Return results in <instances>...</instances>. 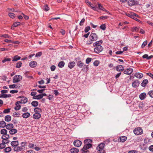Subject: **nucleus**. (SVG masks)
Here are the masks:
<instances>
[{
	"label": "nucleus",
	"mask_w": 153,
	"mask_h": 153,
	"mask_svg": "<svg viewBox=\"0 0 153 153\" xmlns=\"http://www.w3.org/2000/svg\"><path fill=\"white\" fill-rule=\"evenodd\" d=\"M75 65V62H70L68 64V67L70 69L73 68Z\"/></svg>",
	"instance_id": "16"
},
{
	"label": "nucleus",
	"mask_w": 153,
	"mask_h": 153,
	"mask_svg": "<svg viewBox=\"0 0 153 153\" xmlns=\"http://www.w3.org/2000/svg\"><path fill=\"white\" fill-rule=\"evenodd\" d=\"M3 98H5L7 97H11V95L10 94H2Z\"/></svg>",
	"instance_id": "46"
},
{
	"label": "nucleus",
	"mask_w": 153,
	"mask_h": 153,
	"mask_svg": "<svg viewBox=\"0 0 153 153\" xmlns=\"http://www.w3.org/2000/svg\"><path fill=\"white\" fill-rule=\"evenodd\" d=\"M148 94L151 97L153 98V90L149 91Z\"/></svg>",
	"instance_id": "53"
},
{
	"label": "nucleus",
	"mask_w": 153,
	"mask_h": 153,
	"mask_svg": "<svg viewBox=\"0 0 153 153\" xmlns=\"http://www.w3.org/2000/svg\"><path fill=\"white\" fill-rule=\"evenodd\" d=\"M91 58H88L86 60V63L87 64H89L90 62L91 61Z\"/></svg>",
	"instance_id": "51"
},
{
	"label": "nucleus",
	"mask_w": 153,
	"mask_h": 153,
	"mask_svg": "<svg viewBox=\"0 0 153 153\" xmlns=\"http://www.w3.org/2000/svg\"><path fill=\"white\" fill-rule=\"evenodd\" d=\"M90 7L92 9L94 10L95 11H97V7H95V6H91Z\"/></svg>",
	"instance_id": "60"
},
{
	"label": "nucleus",
	"mask_w": 153,
	"mask_h": 153,
	"mask_svg": "<svg viewBox=\"0 0 153 153\" xmlns=\"http://www.w3.org/2000/svg\"><path fill=\"white\" fill-rule=\"evenodd\" d=\"M105 146V143H102L99 144L97 147L96 149L99 153H104V150L103 149Z\"/></svg>",
	"instance_id": "2"
},
{
	"label": "nucleus",
	"mask_w": 153,
	"mask_h": 153,
	"mask_svg": "<svg viewBox=\"0 0 153 153\" xmlns=\"http://www.w3.org/2000/svg\"><path fill=\"white\" fill-rule=\"evenodd\" d=\"M148 82V81L147 79H144L143 81L141 83V85L143 87H145L146 86Z\"/></svg>",
	"instance_id": "25"
},
{
	"label": "nucleus",
	"mask_w": 153,
	"mask_h": 153,
	"mask_svg": "<svg viewBox=\"0 0 153 153\" xmlns=\"http://www.w3.org/2000/svg\"><path fill=\"white\" fill-rule=\"evenodd\" d=\"M90 26H88L85 27V33H87L89 31V30H90Z\"/></svg>",
	"instance_id": "50"
},
{
	"label": "nucleus",
	"mask_w": 153,
	"mask_h": 153,
	"mask_svg": "<svg viewBox=\"0 0 153 153\" xmlns=\"http://www.w3.org/2000/svg\"><path fill=\"white\" fill-rule=\"evenodd\" d=\"M146 97V94L145 93L143 92L140 94L139 95V98L142 100H144Z\"/></svg>",
	"instance_id": "14"
},
{
	"label": "nucleus",
	"mask_w": 153,
	"mask_h": 153,
	"mask_svg": "<svg viewBox=\"0 0 153 153\" xmlns=\"http://www.w3.org/2000/svg\"><path fill=\"white\" fill-rule=\"evenodd\" d=\"M26 143L25 142H22L21 143V145L22 147H24L25 149V146H26Z\"/></svg>",
	"instance_id": "58"
},
{
	"label": "nucleus",
	"mask_w": 153,
	"mask_h": 153,
	"mask_svg": "<svg viewBox=\"0 0 153 153\" xmlns=\"http://www.w3.org/2000/svg\"><path fill=\"white\" fill-rule=\"evenodd\" d=\"M77 65L80 68H82L84 65V64L81 61H79L77 62Z\"/></svg>",
	"instance_id": "30"
},
{
	"label": "nucleus",
	"mask_w": 153,
	"mask_h": 153,
	"mask_svg": "<svg viewBox=\"0 0 153 153\" xmlns=\"http://www.w3.org/2000/svg\"><path fill=\"white\" fill-rule=\"evenodd\" d=\"M12 59V61H16L20 59L21 57L18 55H16L13 57Z\"/></svg>",
	"instance_id": "29"
},
{
	"label": "nucleus",
	"mask_w": 153,
	"mask_h": 153,
	"mask_svg": "<svg viewBox=\"0 0 153 153\" xmlns=\"http://www.w3.org/2000/svg\"><path fill=\"white\" fill-rule=\"evenodd\" d=\"M31 105L34 107H36L38 105V102L36 101H33L31 103Z\"/></svg>",
	"instance_id": "34"
},
{
	"label": "nucleus",
	"mask_w": 153,
	"mask_h": 153,
	"mask_svg": "<svg viewBox=\"0 0 153 153\" xmlns=\"http://www.w3.org/2000/svg\"><path fill=\"white\" fill-rule=\"evenodd\" d=\"M102 42L103 41L100 40L96 41L93 44V46L95 47L94 49V52L95 53H98L103 50V48L101 45Z\"/></svg>",
	"instance_id": "1"
},
{
	"label": "nucleus",
	"mask_w": 153,
	"mask_h": 153,
	"mask_svg": "<svg viewBox=\"0 0 153 153\" xmlns=\"http://www.w3.org/2000/svg\"><path fill=\"white\" fill-rule=\"evenodd\" d=\"M21 149L20 148V147H19V146H17L16 147H15L14 148V151H15L17 152H19V151H21Z\"/></svg>",
	"instance_id": "37"
},
{
	"label": "nucleus",
	"mask_w": 153,
	"mask_h": 153,
	"mask_svg": "<svg viewBox=\"0 0 153 153\" xmlns=\"http://www.w3.org/2000/svg\"><path fill=\"white\" fill-rule=\"evenodd\" d=\"M79 151L78 149L75 148H72L70 149V152L71 153H78Z\"/></svg>",
	"instance_id": "20"
},
{
	"label": "nucleus",
	"mask_w": 153,
	"mask_h": 153,
	"mask_svg": "<svg viewBox=\"0 0 153 153\" xmlns=\"http://www.w3.org/2000/svg\"><path fill=\"white\" fill-rule=\"evenodd\" d=\"M140 83V82L138 80H136L132 82V85L134 88H137L139 86Z\"/></svg>",
	"instance_id": "7"
},
{
	"label": "nucleus",
	"mask_w": 153,
	"mask_h": 153,
	"mask_svg": "<svg viewBox=\"0 0 153 153\" xmlns=\"http://www.w3.org/2000/svg\"><path fill=\"white\" fill-rule=\"evenodd\" d=\"M18 92L16 90H12L10 91V93L12 94L16 93Z\"/></svg>",
	"instance_id": "62"
},
{
	"label": "nucleus",
	"mask_w": 153,
	"mask_h": 153,
	"mask_svg": "<svg viewBox=\"0 0 153 153\" xmlns=\"http://www.w3.org/2000/svg\"><path fill=\"white\" fill-rule=\"evenodd\" d=\"M128 5L130 6H132L135 5L136 3L134 0H129L128 2Z\"/></svg>",
	"instance_id": "18"
},
{
	"label": "nucleus",
	"mask_w": 153,
	"mask_h": 153,
	"mask_svg": "<svg viewBox=\"0 0 153 153\" xmlns=\"http://www.w3.org/2000/svg\"><path fill=\"white\" fill-rule=\"evenodd\" d=\"M11 145L12 146L15 147L19 145V142L18 141H13L11 143Z\"/></svg>",
	"instance_id": "22"
},
{
	"label": "nucleus",
	"mask_w": 153,
	"mask_h": 153,
	"mask_svg": "<svg viewBox=\"0 0 153 153\" xmlns=\"http://www.w3.org/2000/svg\"><path fill=\"white\" fill-rule=\"evenodd\" d=\"M133 71L132 68H129L125 70L124 71V73L125 74L129 75Z\"/></svg>",
	"instance_id": "6"
},
{
	"label": "nucleus",
	"mask_w": 153,
	"mask_h": 153,
	"mask_svg": "<svg viewBox=\"0 0 153 153\" xmlns=\"http://www.w3.org/2000/svg\"><path fill=\"white\" fill-rule=\"evenodd\" d=\"M9 16L12 18H13L15 17V14L14 13H9Z\"/></svg>",
	"instance_id": "47"
},
{
	"label": "nucleus",
	"mask_w": 153,
	"mask_h": 153,
	"mask_svg": "<svg viewBox=\"0 0 153 153\" xmlns=\"http://www.w3.org/2000/svg\"><path fill=\"white\" fill-rule=\"evenodd\" d=\"M85 2L87 5L90 7L92 5L91 3L89 2L88 0H85Z\"/></svg>",
	"instance_id": "49"
},
{
	"label": "nucleus",
	"mask_w": 153,
	"mask_h": 153,
	"mask_svg": "<svg viewBox=\"0 0 153 153\" xmlns=\"http://www.w3.org/2000/svg\"><path fill=\"white\" fill-rule=\"evenodd\" d=\"M127 138V137L125 136H123L121 137H120V138H119V139L120 140V142H124L126 140ZM119 140V139H118V140Z\"/></svg>",
	"instance_id": "28"
},
{
	"label": "nucleus",
	"mask_w": 153,
	"mask_h": 153,
	"mask_svg": "<svg viewBox=\"0 0 153 153\" xmlns=\"http://www.w3.org/2000/svg\"><path fill=\"white\" fill-rule=\"evenodd\" d=\"M30 114L28 112H26L24 113L22 115V117L25 118H28L30 117Z\"/></svg>",
	"instance_id": "27"
},
{
	"label": "nucleus",
	"mask_w": 153,
	"mask_h": 153,
	"mask_svg": "<svg viewBox=\"0 0 153 153\" xmlns=\"http://www.w3.org/2000/svg\"><path fill=\"white\" fill-rule=\"evenodd\" d=\"M56 68V66L54 65H52L51 67V71H55Z\"/></svg>",
	"instance_id": "55"
},
{
	"label": "nucleus",
	"mask_w": 153,
	"mask_h": 153,
	"mask_svg": "<svg viewBox=\"0 0 153 153\" xmlns=\"http://www.w3.org/2000/svg\"><path fill=\"white\" fill-rule=\"evenodd\" d=\"M29 65L32 68H34L37 65L36 62L35 61H31L29 63Z\"/></svg>",
	"instance_id": "12"
},
{
	"label": "nucleus",
	"mask_w": 153,
	"mask_h": 153,
	"mask_svg": "<svg viewBox=\"0 0 153 153\" xmlns=\"http://www.w3.org/2000/svg\"><path fill=\"white\" fill-rule=\"evenodd\" d=\"M44 10L46 11H48L49 10V8L47 5H45L43 7Z\"/></svg>",
	"instance_id": "43"
},
{
	"label": "nucleus",
	"mask_w": 153,
	"mask_h": 153,
	"mask_svg": "<svg viewBox=\"0 0 153 153\" xmlns=\"http://www.w3.org/2000/svg\"><path fill=\"white\" fill-rule=\"evenodd\" d=\"M6 128L8 130H10L13 127V125L12 123H9L6 125Z\"/></svg>",
	"instance_id": "19"
},
{
	"label": "nucleus",
	"mask_w": 153,
	"mask_h": 153,
	"mask_svg": "<svg viewBox=\"0 0 153 153\" xmlns=\"http://www.w3.org/2000/svg\"><path fill=\"white\" fill-rule=\"evenodd\" d=\"M20 22H16L15 23H14L13 24V26L15 27H16L18 26V25H20Z\"/></svg>",
	"instance_id": "57"
},
{
	"label": "nucleus",
	"mask_w": 153,
	"mask_h": 153,
	"mask_svg": "<svg viewBox=\"0 0 153 153\" xmlns=\"http://www.w3.org/2000/svg\"><path fill=\"white\" fill-rule=\"evenodd\" d=\"M126 15L132 19H133L134 18V17H137L138 15L136 14L133 13H128L126 14Z\"/></svg>",
	"instance_id": "10"
},
{
	"label": "nucleus",
	"mask_w": 153,
	"mask_h": 153,
	"mask_svg": "<svg viewBox=\"0 0 153 153\" xmlns=\"http://www.w3.org/2000/svg\"><path fill=\"white\" fill-rule=\"evenodd\" d=\"M143 74L140 73H136L134 75V76L139 79L143 77Z\"/></svg>",
	"instance_id": "15"
},
{
	"label": "nucleus",
	"mask_w": 153,
	"mask_h": 153,
	"mask_svg": "<svg viewBox=\"0 0 153 153\" xmlns=\"http://www.w3.org/2000/svg\"><path fill=\"white\" fill-rule=\"evenodd\" d=\"M98 38V36L96 33H91L89 36V40H93V41H96Z\"/></svg>",
	"instance_id": "4"
},
{
	"label": "nucleus",
	"mask_w": 153,
	"mask_h": 153,
	"mask_svg": "<svg viewBox=\"0 0 153 153\" xmlns=\"http://www.w3.org/2000/svg\"><path fill=\"white\" fill-rule=\"evenodd\" d=\"M99 62L98 61H95L94 63V66H97L98 65Z\"/></svg>",
	"instance_id": "64"
},
{
	"label": "nucleus",
	"mask_w": 153,
	"mask_h": 153,
	"mask_svg": "<svg viewBox=\"0 0 153 153\" xmlns=\"http://www.w3.org/2000/svg\"><path fill=\"white\" fill-rule=\"evenodd\" d=\"M65 65V62L63 61H61L59 63L58 66L60 68H62Z\"/></svg>",
	"instance_id": "26"
},
{
	"label": "nucleus",
	"mask_w": 153,
	"mask_h": 153,
	"mask_svg": "<svg viewBox=\"0 0 153 153\" xmlns=\"http://www.w3.org/2000/svg\"><path fill=\"white\" fill-rule=\"evenodd\" d=\"M124 69V68L122 65H118L116 67V70L118 71H122Z\"/></svg>",
	"instance_id": "13"
},
{
	"label": "nucleus",
	"mask_w": 153,
	"mask_h": 153,
	"mask_svg": "<svg viewBox=\"0 0 153 153\" xmlns=\"http://www.w3.org/2000/svg\"><path fill=\"white\" fill-rule=\"evenodd\" d=\"M85 144L83 148L82 149H85V150H87L89 148L91 147L92 146V145L91 143H84Z\"/></svg>",
	"instance_id": "9"
},
{
	"label": "nucleus",
	"mask_w": 153,
	"mask_h": 153,
	"mask_svg": "<svg viewBox=\"0 0 153 153\" xmlns=\"http://www.w3.org/2000/svg\"><path fill=\"white\" fill-rule=\"evenodd\" d=\"M41 117V114L38 113H35L33 115V118L36 119H38Z\"/></svg>",
	"instance_id": "17"
},
{
	"label": "nucleus",
	"mask_w": 153,
	"mask_h": 153,
	"mask_svg": "<svg viewBox=\"0 0 153 153\" xmlns=\"http://www.w3.org/2000/svg\"><path fill=\"white\" fill-rule=\"evenodd\" d=\"M4 120L7 122H9L11 120V117L9 115H7L5 116Z\"/></svg>",
	"instance_id": "24"
},
{
	"label": "nucleus",
	"mask_w": 153,
	"mask_h": 153,
	"mask_svg": "<svg viewBox=\"0 0 153 153\" xmlns=\"http://www.w3.org/2000/svg\"><path fill=\"white\" fill-rule=\"evenodd\" d=\"M11 59L5 58L2 61V62L3 63H5L7 61H11Z\"/></svg>",
	"instance_id": "45"
},
{
	"label": "nucleus",
	"mask_w": 153,
	"mask_h": 153,
	"mask_svg": "<svg viewBox=\"0 0 153 153\" xmlns=\"http://www.w3.org/2000/svg\"><path fill=\"white\" fill-rule=\"evenodd\" d=\"M85 21V19L84 18L82 19L79 23V25H80V26H82L83 25V23Z\"/></svg>",
	"instance_id": "56"
},
{
	"label": "nucleus",
	"mask_w": 153,
	"mask_h": 153,
	"mask_svg": "<svg viewBox=\"0 0 153 153\" xmlns=\"http://www.w3.org/2000/svg\"><path fill=\"white\" fill-rule=\"evenodd\" d=\"M34 111L35 112V113H39V112H41L42 111V110L41 109L38 107L35 108L34 109Z\"/></svg>",
	"instance_id": "35"
},
{
	"label": "nucleus",
	"mask_w": 153,
	"mask_h": 153,
	"mask_svg": "<svg viewBox=\"0 0 153 153\" xmlns=\"http://www.w3.org/2000/svg\"><path fill=\"white\" fill-rule=\"evenodd\" d=\"M11 150V149L10 147H7L6 148L4 149V151L6 152H8Z\"/></svg>",
	"instance_id": "38"
},
{
	"label": "nucleus",
	"mask_w": 153,
	"mask_h": 153,
	"mask_svg": "<svg viewBox=\"0 0 153 153\" xmlns=\"http://www.w3.org/2000/svg\"><path fill=\"white\" fill-rule=\"evenodd\" d=\"M92 142V140L91 139H88L87 140H85L84 141V143H91Z\"/></svg>",
	"instance_id": "41"
},
{
	"label": "nucleus",
	"mask_w": 153,
	"mask_h": 153,
	"mask_svg": "<svg viewBox=\"0 0 153 153\" xmlns=\"http://www.w3.org/2000/svg\"><path fill=\"white\" fill-rule=\"evenodd\" d=\"M133 132L136 135H140L143 133V130L141 128L138 127L134 130Z\"/></svg>",
	"instance_id": "5"
},
{
	"label": "nucleus",
	"mask_w": 153,
	"mask_h": 153,
	"mask_svg": "<svg viewBox=\"0 0 153 153\" xmlns=\"http://www.w3.org/2000/svg\"><path fill=\"white\" fill-rule=\"evenodd\" d=\"M22 63L21 61L18 62L16 64V67L18 68H20L22 66Z\"/></svg>",
	"instance_id": "40"
},
{
	"label": "nucleus",
	"mask_w": 153,
	"mask_h": 153,
	"mask_svg": "<svg viewBox=\"0 0 153 153\" xmlns=\"http://www.w3.org/2000/svg\"><path fill=\"white\" fill-rule=\"evenodd\" d=\"M74 144L76 147H79L82 144V142L79 140H76L74 141Z\"/></svg>",
	"instance_id": "8"
},
{
	"label": "nucleus",
	"mask_w": 153,
	"mask_h": 153,
	"mask_svg": "<svg viewBox=\"0 0 153 153\" xmlns=\"http://www.w3.org/2000/svg\"><path fill=\"white\" fill-rule=\"evenodd\" d=\"M42 98V96L41 94L38 95L34 97V99L37 100H40Z\"/></svg>",
	"instance_id": "33"
},
{
	"label": "nucleus",
	"mask_w": 153,
	"mask_h": 153,
	"mask_svg": "<svg viewBox=\"0 0 153 153\" xmlns=\"http://www.w3.org/2000/svg\"><path fill=\"white\" fill-rule=\"evenodd\" d=\"M17 132V130L16 129H11L9 131V133L11 134H13Z\"/></svg>",
	"instance_id": "23"
},
{
	"label": "nucleus",
	"mask_w": 153,
	"mask_h": 153,
	"mask_svg": "<svg viewBox=\"0 0 153 153\" xmlns=\"http://www.w3.org/2000/svg\"><path fill=\"white\" fill-rule=\"evenodd\" d=\"M82 153H89V151L87 150L81 149Z\"/></svg>",
	"instance_id": "54"
},
{
	"label": "nucleus",
	"mask_w": 153,
	"mask_h": 153,
	"mask_svg": "<svg viewBox=\"0 0 153 153\" xmlns=\"http://www.w3.org/2000/svg\"><path fill=\"white\" fill-rule=\"evenodd\" d=\"M27 101V98L25 97H22L20 101V103H25Z\"/></svg>",
	"instance_id": "21"
},
{
	"label": "nucleus",
	"mask_w": 153,
	"mask_h": 153,
	"mask_svg": "<svg viewBox=\"0 0 153 153\" xmlns=\"http://www.w3.org/2000/svg\"><path fill=\"white\" fill-rule=\"evenodd\" d=\"M108 18V17L107 16H101L100 17V19L102 20H105Z\"/></svg>",
	"instance_id": "63"
},
{
	"label": "nucleus",
	"mask_w": 153,
	"mask_h": 153,
	"mask_svg": "<svg viewBox=\"0 0 153 153\" xmlns=\"http://www.w3.org/2000/svg\"><path fill=\"white\" fill-rule=\"evenodd\" d=\"M147 43V41L146 40L145 41L142 45L141 47L142 48H143L144 47L146 46Z\"/></svg>",
	"instance_id": "48"
},
{
	"label": "nucleus",
	"mask_w": 153,
	"mask_h": 153,
	"mask_svg": "<svg viewBox=\"0 0 153 153\" xmlns=\"http://www.w3.org/2000/svg\"><path fill=\"white\" fill-rule=\"evenodd\" d=\"M7 131L5 129H3L1 130V133L4 135L6 134L7 133Z\"/></svg>",
	"instance_id": "39"
},
{
	"label": "nucleus",
	"mask_w": 153,
	"mask_h": 153,
	"mask_svg": "<svg viewBox=\"0 0 153 153\" xmlns=\"http://www.w3.org/2000/svg\"><path fill=\"white\" fill-rule=\"evenodd\" d=\"M20 103V101H18L16 103V107H15L14 109L15 110L17 111L19 110L21 108V105H19Z\"/></svg>",
	"instance_id": "11"
},
{
	"label": "nucleus",
	"mask_w": 153,
	"mask_h": 153,
	"mask_svg": "<svg viewBox=\"0 0 153 153\" xmlns=\"http://www.w3.org/2000/svg\"><path fill=\"white\" fill-rule=\"evenodd\" d=\"M9 135L8 134L4 135L1 137V138L3 140H6L9 138Z\"/></svg>",
	"instance_id": "32"
},
{
	"label": "nucleus",
	"mask_w": 153,
	"mask_h": 153,
	"mask_svg": "<svg viewBox=\"0 0 153 153\" xmlns=\"http://www.w3.org/2000/svg\"><path fill=\"white\" fill-rule=\"evenodd\" d=\"M16 85L15 84L10 85H9V88H16Z\"/></svg>",
	"instance_id": "61"
},
{
	"label": "nucleus",
	"mask_w": 153,
	"mask_h": 153,
	"mask_svg": "<svg viewBox=\"0 0 153 153\" xmlns=\"http://www.w3.org/2000/svg\"><path fill=\"white\" fill-rule=\"evenodd\" d=\"M22 79V77L21 75H16L13 78V82L14 83L19 82Z\"/></svg>",
	"instance_id": "3"
},
{
	"label": "nucleus",
	"mask_w": 153,
	"mask_h": 153,
	"mask_svg": "<svg viewBox=\"0 0 153 153\" xmlns=\"http://www.w3.org/2000/svg\"><path fill=\"white\" fill-rule=\"evenodd\" d=\"M6 125V123L4 121H0V127L4 128Z\"/></svg>",
	"instance_id": "31"
},
{
	"label": "nucleus",
	"mask_w": 153,
	"mask_h": 153,
	"mask_svg": "<svg viewBox=\"0 0 153 153\" xmlns=\"http://www.w3.org/2000/svg\"><path fill=\"white\" fill-rule=\"evenodd\" d=\"M5 144L2 143L0 144V149H3L5 148Z\"/></svg>",
	"instance_id": "52"
},
{
	"label": "nucleus",
	"mask_w": 153,
	"mask_h": 153,
	"mask_svg": "<svg viewBox=\"0 0 153 153\" xmlns=\"http://www.w3.org/2000/svg\"><path fill=\"white\" fill-rule=\"evenodd\" d=\"M139 29V27H133L131 29V31H132L134 32H137Z\"/></svg>",
	"instance_id": "36"
},
{
	"label": "nucleus",
	"mask_w": 153,
	"mask_h": 153,
	"mask_svg": "<svg viewBox=\"0 0 153 153\" xmlns=\"http://www.w3.org/2000/svg\"><path fill=\"white\" fill-rule=\"evenodd\" d=\"M100 28L103 30H104L106 29V26L105 24H103L100 26Z\"/></svg>",
	"instance_id": "42"
},
{
	"label": "nucleus",
	"mask_w": 153,
	"mask_h": 153,
	"mask_svg": "<svg viewBox=\"0 0 153 153\" xmlns=\"http://www.w3.org/2000/svg\"><path fill=\"white\" fill-rule=\"evenodd\" d=\"M10 110V108H7V109H4L3 111V113L4 114L8 113H9Z\"/></svg>",
	"instance_id": "44"
},
{
	"label": "nucleus",
	"mask_w": 153,
	"mask_h": 153,
	"mask_svg": "<svg viewBox=\"0 0 153 153\" xmlns=\"http://www.w3.org/2000/svg\"><path fill=\"white\" fill-rule=\"evenodd\" d=\"M42 55V53L41 52H39L37 53L35 56L36 57H39Z\"/></svg>",
	"instance_id": "59"
}]
</instances>
